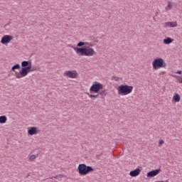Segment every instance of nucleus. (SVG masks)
I'll return each instance as SVG.
<instances>
[{"label": "nucleus", "instance_id": "24", "mask_svg": "<svg viewBox=\"0 0 182 182\" xmlns=\"http://www.w3.org/2000/svg\"><path fill=\"white\" fill-rule=\"evenodd\" d=\"M162 144H164V141L162 139H160L159 142V147L161 146Z\"/></svg>", "mask_w": 182, "mask_h": 182}, {"label": "nucleus", "instance_id": "17", "mask_svg": "<svg viewBox=\"0 0 182 182\" xmlns=\"http://www.w3.org/2000/svg\"><path fill=\"white\" fill-rule=\"evenodd\" d=\"M8 119L6 118V116L2 115L0 116V124H4V123H6V121Z\"/></svg>", "mask_w": 182, "mask_h": 182}, {"label": "nucleus", "instance_id": "3", "mask_svg": "<svg viewBox=\"0 0 182 182\" xmlns=\"http://www.w3.org/2000/svg\"><path fill=\"white\" fill-rule=\"evenodd\" d=\"M78 173L80 176H86L89 174V173H92V171H95V168L90 166H87L85 164H80L77 167Z\"/></svg>", "mask_w": 182, "mask_h": 182}, {"label": "nucleus", "instance_id": "12", "mask_svg": "<svg viewBox=\"0 0 182 182\" xmlns=\"http://www.w3.org/2000/svg\"><path fill=\"white\" fill-rule=\"evenodd\" d=\"M35 68H32V61H30L27 67V69L26 70V73H24L23 77H25V76H28V74L30 73V72H33Z\"/></svg>", "mask_w": 182, "mask_h": 182}, {"label": "nucleus", "instance_id": "21", "mask_svg": "<svg viewBox=\"0 0 182 182\" xmlns=\"http://www.w3.org/2000/svg\"><path fill=\"white\" fill-rule=\"evenodd\" d=\"M111 79L112 80H115V82H119L120 77L113 75Z\"/></svg>", "mask_w": 182, "mask_h": 182}, {"label": "nucleus", "instance_id": "16", "mask_svg": "<svg viewBox=\"0 0 182 182\" xmlns=\"http://www.w3.org/2000/svg\"><path fill=\"white\" fill-rule=\"evenodd\" d=\"M86 45H87V46H86ZM84 46H89V43L80 41V42L77 44V48H83Z\"/></svg>", "mask_w": 182, "mask_h": 182}, {"label": "nucleus", "instance_id": "7", "mask_svg": "<svg viewBox=\"0 0 182 182\" xmlns=\"http://www.w3.org/2000/svg\"><path fill=\"white\" fill-rule=\"evenodd\" d=\"M64 75L70 79H76V77H77V72H76V70L65 71Z\"/></svg>", "mask_w": 182, "mask_h": 182}, {"label": "nucleus", "instance_id": "15", "mask_svg": "<svg viewBox=\"0 0 182 182\" xmlns=\"http://www.w3.org/2000/svg\"><path fill=\"white\" fill-rule=\"evenodd\" d=\"M181 99V97H180V95H178V93H176L173 97V102H175L176 103L180 102Z\"/></svg>", "mask_w": 182, "mask_h": 182}, {"label": "nucleus", "instance_id": "27", "mask_svg": "<svg viewBox=\"0 0 182 182\" xmlns=\"http://www.w3.org/2000/svg\"><path fill=\"white\" fill-rule=\"evenodd\" d=\"M159 182H168V180L164 181H159Z\"/></svg>", "mask_w": 182, "mask_h": 182}, {"label": "nucleus", "instance_id": "13", "mask_svg": "<svg viewBox=\"0 0 182 182\" xmlns=\"http://www.w3.org/2000/svg\"><path fill=\"white\" fill-rule=\"evenodd\" d=\"M164 45H170V43H173V42H174V39L170 38V37H167L166 38L164 39Z\"/></svg>", "mask_w": 182, "mask_h": 182}, {"label": "nucleus", "instance_id": "6", "mask_svg": "<svg viewBox=\"0 0 182 182\" xmlns=\"http://www.w3.org/2000/svg\"><path fill=\"white\" fill-rule=\"evenodd\" d=\"M103 89L102 83L95 82L90 88V93H98Z\"/></svg>", "mask_w": 182, "mask_h": 182}, {"label": "nucleus", "instance_id": "28", "mask_svg": "<svg viewBox=\"0 0 182 182\" xmlns=\"http://www.w3.org/2000/svg\"><path fill=\"white\" fill-rule=\"evenodd\" d=\"M54 178H58V176H55Z\"/></svg>", "mask_w": 182, "mask_h": 182}, {"label": "nucleus", "instance_id": "19", "mask_svg": "<svg viewBox=\"0 0 182 182\" xmlns=\"http://www.w3.org/2000/svg\"><path fill=\"white\" fill-rule=\"evenodd\" d=\"M16 69H21V65H19V64H16V65H14L12 68H11V70L13 71V72H16V71H15V70H16Z\"/></svg>", "mask_w": 182, "mask_h": 182}, {"label": "nucleus", "instance_id": "14", "mask_svg": "<svg viewBox=\"0 0 182 182\" xmlns=\"http://www.w3.org/2000/svg\"><path fill=\"white\" fill-rule=\"evenodd\" d=\"M166 26H170V28H176V26H177V23L171 21L166 22L165 23V28Z\"/></svg>", "mask_w": 182, "mask_h": 182}, {"label": "nucleus", "instance_id": "18", "mask_svg": "<svg viewBox=\"0 0 182 182\" xmlns=\"http://www.w3.org/2000/svg\"><path fill=\"white\" fill-rule=\"evenodd\" d=\"M101 96H106L107 95V92H106V90L103 88L100 90V92H97Z\"/></svg>", "mask_w": 182, "mask_h": 182}, {"label": "nucleus", "instance_id": "1", "mask_svg": "<svg viewBox=\"0 0 182 182\" xmlns=\"http://www.w3.org/2000/svg\"><path fill=\"white\" fill-rule=\"evenodd\" d=\"M71 48L74 49L78 56H93L96 53L95 50L89 46H84L83 48H77L75 47V46H71Z\"/></svg>", "mask_w": 182, "mask_h": 182}, {"label": "nucleus", "instance_id": "20", "mask_svg": "<svg viewBox=\"0 0 182 182\" xmlns=\"http://www.w3.org/2000/svg\"><path fill=\"white\" fill-rule=\"evenodd\" d=\"M173 8V6L171 5V1H168V5L165 8L166 11H168Z\"/></svg>", "mask_w": 182, "mask_h": 182}, {"label": "nucleus", "instance_id": "8", "mask_svg": "<svg viewBox=\"0 0 182 182\" xmlns=\"http://www.w3.org/2000/svg\"><path fill=\"white\" fill-rule=\"evenodd\" d=\"M12 39H14V36L11 35H5L1 38V43H2V45H8Z\"/></svg>", "mask_w": 182, "mask_h": 182}, {"label": "nucleus", "instance_id": "11", "mask_svg": "<svg viewBox=\"0 0 182 182\" xmlns=\"http://www.w3.org/2000/svg\"><path fill=\"white\" fill-rule=\"evenodd\" d=\"M141 173V169L139 168H136L134 170H132L129 172V176L131 177H137Z\"/></svg>", "mask_w": 182, "mask_h": 182}, {"label": "nucleus", "instance_id": "9", "mask_svg": "<svg viewBox=\"0 0 182 182\" xmlns=\"http://www.w3.org/2000/svg\"><path fill=\"white\" fill-rule=\"evenodd\" d=\"M161 171V168L150 171L146 173V176L148 177V178H152V177H156V176H158V174H160Z\"/></svg>", "mask_w": 182, "mask_h": 182}, {"label": "nucleus", "instance_id": "5", "mask_svg": "<svg viewBox=\"0 0 182 182\" xmlns=\"http://www.w3.org/2000/svg\"><path fill=\"white\" fill-rule=\"evenodd\" d=\"M31 60H24L21 62V69L19 73L16 72V77L17 79H21V77H23V75L26 73V69H28V66L30 63Z\"/></svg>", "mask_w": 182, "mask_h": 182}, {"label": "nucleus", "instance_id": "23", "mask_svg": "<svg viewBox=\"0 0 182 182\" xmlns=\"http://www.w3.org/2000/svg\"><path fill=\"white\" fill-rule=\"evenodd\" d=\"M35 159H36V155H31L29 158V160H31V161H33V160H35Z\"/></svg>", "mask_w": 182, "mask_h": 182}, {"label": "nucleus", "instance_id": "2", "mask_svg": "<svg viewBox=\"0 0 182 182\" xmlns=\"http://www.w3.org/2000/svg\"><path fill=\"white\" fill-rule=\"evenodd\" d=\"M118 95L120 96H126L130 95L133 92V86L129 85H121L117 88Z\"/></svg>", "mask_w": 182, "mask_h": 182}, {"label": "nucleus", "instance_id": "22", "mask_svg": "<svg viewBox=\"0 0 182 182\" xmlns=\"http://www.w3.org/2000/svg\"><path fill=\"white\" fill-rule=\"evenodd\" d=\"M98 96H99V93H97V95L91 94L89 95V97H90L91 99H93V97H97Z\"/></svg>", "mask_w": 182, "mask_h": 182}, {"label": "nucleus", "instance_id": "4", "mask_svg": "<svg viewBox=\"0 0 182 182\" xmlns=\"http://www.w3.org/2000/svg\"><path fill=\"white\" fill-rule=\"evenodd\" d=\"M167 66V63L164 62V60L161 58H155L152 62V67L154 70H157L158 69H161V68H166Z\"/></svg>", "mask_w": 182, "mask_h": 182}, {"label": "nucleus", "instance_id": "10", "mask_svg": "<svg viewBox=\"0 0 182 182\" xmlns=\"http://www.w3.org/2000/svg\"><path fill=\"white\" fill-rule=\"evenodd\" d=\"M39 133V129L36 127H31L28 129V136H33L35 134H38Z\"/></svg>", "mask_w": 182, "mask_h": 182}, {"label": "nucleus", "instance_id": "26", "mask_svg": "<svg viewBox=\"0 0 182 182\" xmlns=\"http://www.w3.org/2000/svg\"><path fill=\"white\" fill-rule=\"evenodd\" d=\"M176 73H177L178 75H181L182 71H181V70H178V71L176 72Z\"/></svg>", "mask_w": 182, "mask_h": 182}, {"label": "nucleus", "instance_id": "25", "mask_svg": "<svg viewBox=\"0 0 182 182\" xmlns=\"http://www.w3.org/2000/svg\"><path fill=\"white\" fill-rule=\"evenodd\" d=\"M177 80L179 82V83H182V76H178L177 77Z\"/></svg>", "mask_w": 182, "mask_h": 182}]
</instances>
